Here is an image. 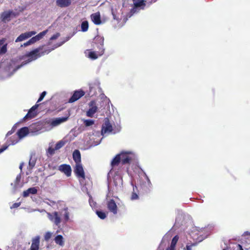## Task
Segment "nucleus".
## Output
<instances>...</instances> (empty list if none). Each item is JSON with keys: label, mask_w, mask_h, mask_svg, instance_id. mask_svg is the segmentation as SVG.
I'll return each instance as SVG.
<instances>
[{"label": "nucleus", "mask_w": 250, "mask_h": 250, "mask_svg": "<svg viewBox=\"0 0 250 250\" xmlns=\"http://www.w3.org/2000/svg\"><path fill=\"white\" fill-rule=\"evenodd\" d=\"M52 49L44 48L43 46H40L27 54L26 56L28 58V61L31 62L35 60L41 56L49 54Z\"/></svg>", "instance_id": "f257e3e1"}, {"label": "nucleus", "mask_w": 250, "mask_h": 250, "mask_svg": "<svg viewBox=\"0 0 250 250\" xmlns=\"http://www.w3.org/2000/svg\"><path fill=\"white\" fill-rule=\"evenodd\" d=\"M29 130L28 127H23L21 128L20 130H18L17 134L11 138L9 140L10 145H14L17 143L19 141L18 139L17 138V136H18V138L21 139L24 137H25L26 135L28 134Z\"/></svg>", "instance_id": "f03ea898"}, {"label": "nucleus", "mask_w": 250, "mask_h": 250, "mask_svg": "<svg viewBox=\"0 0 250 250\" xmlns=\"http://www.w3.org/2000/svg\"><path fill=\"white\" fill-rule=\"evenodd\" d=\"M65 142L62 140L59 141L55 145L54 148L49 146L46 150V154L49 156L53 155L55 153V150H59L64 146Z\"/></svg>", "instance_id": "7ed1b4c3"}, {"label": "nucleus", "mask_w": 250, "mask_h": 250, "mask_svg": "<svg viewBox=\"0 0 250 250\" xmlns=\"http://www.w3.org/2000/svg\"><path fill=\"white\" fill-rule=\"evenodd\" d=\"M74 172L78 178L85 179V175L82 163L76 164Z\"/></svg>", "instance_id": "20e7f679"}, {"label": "nucleus", "mask_w": 250, "mask_h": 250, "mask_svg": "<svg viewBox=\"0 0 250 250\" xmlns=\"http://www.w3.org/2000/svg\"><path fill=\"white\" fill-rule=\"evenodd\" d=\"M89 109L87 111L86 115L88 117H93L94 114L98 111V107L96 105V102L93 100L88 104Z\"/></svg>", "instance_id": "39448f33"}, {"label": "nucleus", "mask_w": 250, "mask_h": 250, "mask_svg": "<svg viewBox=\"0 0 250 250\" xmlns=\"http://www.w3.org/2000/svg\"><path fill=\"white\" fill-rule=\"evenodd\" d=\"M113 130V127L110 124L109 120L106 118L104 119V123L102 125L101 133L102 135L107 133H110Z\"/></svg>", "instance_id": "423d86ee"}, {"label": "nucleus", "mask_w": 250, "mask_h": 250, "mask_svg": "<svg viewBox=\"0 0 250 250\" xmlns=\"http://www.w3.org/2000/svg\"><path fill=\"white\" fill-rule=\"evenodd\" d=\"M85 94V92L82 89H80L78 90L74 91L73 95L70 97V98L68 100V103H74L79 99H80L81 97L83 96Z\"/></svg>", "instance_id": "0eeeda50"}, {"label": "nucleus", "mask_w": 250, "mask_h": 250, "mask_svg": "<svg viewBox=\"0 0 250 250\" xmlns=\"http://www.w3.org/2000/svg\"><path fill=\"white\" fill-rule=\"evenodd\" d=\"M95 43L99 44L98 47L99 48L98 51L99 55H102L104 53V49L103 48L104 38L100 36H97L94 39Z\"/></svg>", "instance_id": "6e6552de"}, {"label": "nucleus", "mask_w": 250, "mask_h": 250, "mask_svg": "<svg viewBox=\"0 0 250 250\" xmlns=\"http://www.w3.org/2000/svg\"><path fill=\"white\" fill-rule=\"evenodd\" d=\"M107 208L108 210L114 214H117L118 213V207L115 201L113 199H110L107 201Z\"/></svg>", "instance_id": "1a4fd4ad"}, {"label": "nucleus", "mask_w": 250, "mask_h": 250, "mask_svg": "<svg viewBox=\"0 0 250 250\" xmlns=\"http://www.w3.org/2000/svg\"><path fill=\"white\" fill-rule=\"evenodd\" d=\"M58 170L63 173L67 177H70L71 175L72 169L69 165H61L58 167Z\"/></svg>", "instance_id": "9d476101"}, {"label": "nucleus", "mask_w": 250, "mask_h": 250, "mask_svg": "<svg viewBox=\"0 0 250 250\" xmlns=\"http://www.w3.org/2000/svg\"><path fill=\"white\" fill-rule=\"evenodd\" d=\"M36 34V32L34 31L22 33L16 39L15 42H20L24 41Z\"/></svg>", "instance_id": "9b49d317"}, {"label": "nucleus", "mask_w": 250, "mask_h": 250, "mask_svg": "<svg viewBox=\"0 0 250 250\" xmlns=\"http://www.w3.org/2000/svg\"><path fill=\"white\" fill-rule=\"evenodd\" d=\"M48 216L49 219L54 222L56 225L58 226L60 224L61 221V218L57 211L52 213H48Z\"/></svg>", "instance_id": "f8f14e48"}, {"label": "nucleus", "mask_w": 250, "mask_h": 250, "mask_svg": "<svg viewBox=\"0 0 250 250\" xmlns=\"http://www.w3.org/2000/svg\"><path fill=\"white\" fill-rule=\"evenodd\" d=\"M16 14L12 11H5L1 13L0 18L1 21L4 22L8 21L10 20L11 16H16Z\"/></svg>", "instance_id": "ddd939ff"}, {"label": "nucleus", "mask_w": 250, "mask_h": 250, "mask_svg": "<svg viewBox=\"0 0 250 250\" xmlns=\"http://www.w3.org/2000/svg\"><path fill=\"white\" fill-rule=\"evenodd\" d=\"M130 152H122L120 154L121 155V162L123 165L128 164L130 163L131 158L128 156L130 154Z\"/></svg>", "instance_id": "4468645a"}, {"label": "nucleus", "mask_w": 250, "mask_h": 250, "mask_svg": "<svg viewBox=\"0 0 250 250\" xmlns=\"http://www.w3.org/2000/svg\"><path fill=\"white\" fill-rule=\"evenodd\" d=\"M92 21L96 25H99L102 23L101 15L99 12L92 14L90 16Z\"/></svg>", "instance_id": "2eb2a0df"}, {"label": "nucleus", "mask_w": 250, "mask_h": 250, "mask_svg": "<svg viewBox=\"0 0 250 250\" xmlns=\"http://www.w3.org/2000/svg\"><path fill=\"white\" fill-rule=\"evenodd\" d=\"M40 237L36 236L32 240V244L30 247V250H39L40 246Z\"/></svg>", "instance_id": "dca6fc26"}, {"label": "nucleus", "mask_w": 250, "mask_h": 250, "mask_svg": "<svg viewBox=\"0 0 250 250\" xmlns=\"http://www.w3.org/2000/svg\"><path fill=\"white\" fill-rule=\"evenodd\" d=\"M68 117L57 118L52 120L50 125L52 126H56L66 121Z\"/></svg>", "instance_id": "f3484780"}, {"label": "nucleus", "mask_w": 250, "mask_h": 250, "mask_svg": "<svg viewBox=\"0 0 250 250\" xmlns=\"http://www.w3.org/2000/svg\"><path fill=\"white\" fill-rule=\"evenodd\" d=\"M48 30H44L39 34H38L37 35L32 37L31 40L33 42V43L36 42L42 39L44 36L46 35V34L47 33Z\"/></svg>", "instance_id": "a211bd4d"}, {"label": "nucleus", "mask_w": 250, "mask_h": 250, "mask_svg": "<svg viewBox=\"0 0 250 250\" xmlns=\"http://www.w3.org/2000/svg\"><path fill=\"white\" fill-rule=\"evenodd\" d=\"M73 158L76 164L81 163V156L79 150H75L74 151Z\"/></svg>", "instance_id": "6ab92c4d"}, {"label": "nucleus", "mask_w": 250, "mask_h": 250, "mask_svg": "<svg viewBox=\"0 0 250 250\" xmlns=\"http://www.w3.org/2000/svg\"><path fill=\"white\" fill-rule=\"evenodd\" d=\"M70 0H57L56 4L58 6L61 7H66L69 6L71 4Z\"/></svg>", "instance_id": "aec40b11"}, {"label": "nucleus", "mask_w": 250, "mask_h": 250, "mask_svg": "<svg viewBox=\"0 0 250 250\" xmlns=\"http://www.w3.org/2000/svg\"><path fill=\"white\" fill-rule=\"evenodd\" d=\"M121 161V155L120 154L116 155L111 161V165L112 167H113L114 166H118Z\"/></svg>", "instance_id": "412c9836"}, {"label": "nucleus", "mask_w": 250, "mask_h": 250, "mask_svg": "<svg viewBox=\"0 0 250 250\" xmlns=\"http://www.w3.org/2000/svg\"><path fill=\"white\" fill-rule=\"evenodd\" d=\"M134 4V8L140 7L146 5L145 0H132Z\"/></svg>", "instance_id": "4be33fe9"}, {"label": "nucleus", "mask_w": 250, "mask_h": 250, "mask_svg": "<svg viewBox=\"0 0 250 250\" xmlns=\"http://www.w3.org/2000/svg\"><path fill=\"white\" fill-rule=\"evenodd\" d=\"M54 241L57 244L61 246H62L64 245L63 238L61 235L56 236L54 239Z\"/></svg>", "instance_id": "5701e85b"}, {"label": "nucleus", "mask_w": 250, "mask_h": 250, "mask_svg": "<svg viewBox=\"0 0 250 250\" xmlns=\"http://www.w3.org/2000/svg\"><path fill=\"white\" fill-rule=\"evenodd\" d=\"M36 114H37L36 113H35V111L31 110V109H29L28 113L24 117L23 119L26 120L33 118L36 116Z\"/></svg>", "instance_id": "b1692460"}, {"label": "nucleus", "mask_w": 250, "mask_h": 250, "mask_svg": "<svg viewBox=\"0 0 250 250\" xmlns=\"http://www.w3.org/2000/svg\"><path fill=\"white\" fill-rule=\"evenodd\" d=\"M81 28L82 32L87 31L89 28L88 22L87 21H83L81 23Z\"/></svg>", "instance_id": "393cba45"}, {"label": "nucleus", "mask_w": 250, "mask_h": 250, "mask_svg": "<svg viewBox=\"0 0 250 250\" xmlns=\"http://www.w3.org/2000/svg\"><path fill=\"white\" fill-rule=\"evenodd\" d=\"M179 236L175 235L172 239L170 246L172 247L175 249L176 245L178 241Z\"/></svg>", "instance_id": "a878e982"}, {"label": "nucleus", "mask_w": 250, "mask_h": 250, "mask_svg": "<svg viewBox=\"0 0 250 250\" xmlns=\"http://www.w3.org/2000/svg\"><path fill=\"white\" fill-rule=\"evenodd\" d=\"M98 56H100L99 53L98 52V54H97L96 52L94 51H90L88 54V57L93 60L97 59Z\"/></svg>", "instance_id": "bb28decb"}, {"label": "nucleus", "mask_w": 250, "mask_h": 250, "mask_svg": "<svg viewBox=\"0 0 250 250\" xmlns=\"http://www.w3.org/2000/svg\"><path fill=\"white\" fill-rule=\"evenodd\" d=\"M96 214L101 219H104L106 217V213L102 211H96Z\"/></svg>", "instance_id": "cd10ccee"}, {"label": "nucleus", "mask_w": 250, "mask_h": 250, "mask_svg": "<svg viewBox=\"0 0 250 250\" xmlns=\"http://www.w3.org/2000/svg\"><path fill=\"white\" fill-rule=\"evenodd\" d=\"M243 237H244V238L245 239V241L246 243H248V244H250V233L247 231V232H245L243 235Z\"/></svg>", "instance_id": "c85d7f7f"}, {"label": "nucleus", "mask_w": 250, "mask_h": 250, "mask_svg": "<svg viewBox=\"0 0 250 250\" xmlns=\"http://www.w3.org/2000/svg\"><path fill=\"white\" fill-rule=\"evenodd\" d=\"M7 43L3 44V45L0 49V55L6 53V52H7Z\"/></svg>", "instance_id": "c756f323"}, {"label": "nucleus", "mask_w": 250, "mask_h": 250, "mask_svg": "<svg viewBox=\"0 0 250 250\" xmlns=\"http://www.w3.org/2000/svg\"><path fill=\"white\" fill-rule=\"evenodd\" d=\"M83 123L86 126H91L94 124V121L92 120H85Z\"/></svg>", "instance_id": "7c9ffc66"}, {"label": "nucleus", "mask_w": 250, "mask_h": 250, "mask_svg": "<svg viewBox=\"0 0 250 250\" xmlns=\"http://www.w3.org/2000/svg\"><path fill=\"white\" fill-rule=\"evenodd\" d=\"M36 160L33 159L32 157L30 158L29 161V167L31 169L33 168L35 166Z\"/></svg>", "instance_id": "2f4dec72"}, {"label": "nucleus", "mask_w": 250, "mask_h": 250, "mask_svg": "<svg viewBox=\"0 0 250 250\" xmlns=\"http://www.w3.org/2000/svg\"><path fill=\"white\" fill-rule=\"evenodd\" d=\"M52 235V233L51 232L48 231L46 232L44 235V239L45 241H48L51 238Z\"/></svg>", "instance_id": "473e14b6"}, {"label": "nucleus", "mask_w": 250, "mask_h": 250, "mask_svg": "<svg viewBox=\"0 0 250 250\" xmlns=\"http://www.w3.org/2000/svg\"><path fill=\"white\" fill-rule=\"evenodd\" d=\"M27 190L30 194H35L37 193V189L35 188H30Z\"/></svg>", "instance_id": "72a5a7b5"}, {"label": "nucleus", "mask_w": 250, "mask_h": 250, "mask_svg": "<svg viewBox=\"0 0 250 250\" xmlns=\"http://www.w3.org/2000/svg\"><path fill=\"white\" fill-rule=\"evenodd\" d=\"M46 91L42 92L41 93V94L40 95V96L37 102L38 103V102L42 101L43 99V98L45 97V96L46 95Z\"/></svg>", "instance_id": "f704fd0d"}, {"label": "nucleus", "mask_w": 250, "mask_h": 250, "mask_svg": "<svg viewBox=\"0 0 250 250\" xmlns=\"http://www.w3.org/2000/svg\"><path fill=\"white\" fill-rule=\"evenodd\" d=\"M139 198V196L138 195H137V194L134 192H133L131 194V200H136V199H138Z\"/></svg>", "instance_id": "c9c22d12"}, {"label": "nucleus", "mask_w": 250, "mask_h": 250, "mask_svg": "<svg viewBox=\"0 0 250 250\" xmlns=\"http://www.w3.org/2000/svg\"><path fill=\"white\" fill-rule=\"evenodd\" d=\"M21 205V203L19 202V203H14L12 206H11L10 208L11 209L12 208H18Z\"/></svg>", "instance_id": "e433bc0d"}, {"label": "nucleus", "mask_w": 250, "mask_h": 250, "mask_svg": "<svg viewBox=\"0 0 250 250\" xmlns=\"http://www.w3.org/2000/svg\"><path fill=\"white\" fill-rule=\"evenodd\" d=\"M60 36V33H57L56 34L53 35L51 38L50 40H54L57 39Z\"/></svg>", "instance_id": "4c0bfd02"}, {"label": "nucleus", "mask_w": 250, "mask_h": 250, "mask_svg": "<svg viewBox=\"0 0 250 250\" xmlns=\"http://www.w3.org/2000/svg\"><path fill=\"white\" fill-rule=\"evenodd\" d=\"M29 194H30V193H29V192L28 191V190L27 189L26 190H24L23 192L22 196L24 197H26L28 196L29 195Z\"/></svg>", "instance_id": "58836bf2"}, {"label": "nucleus", "mask_w": 250, "mask_h": 250, "mask_svg": "<svg viewBox=\"0 0 250 250\" xmlns=\"http://www.w3.org/2000/svg\"><path fill=\"white\" fill-rule=\"evenodd\" d=\"M31 44H33V42L31 40V39L28 41H27V42H25L24 44H23V46H27L28 45H29Z\"/></svg>", "instance_id": "ea45409f"}, {"label": "nucleus", "mask_w": 250, "mask_h": 250, "mask_svg": "<svg viewBox=\"0 0 250 250\" xmlns=\"http://www.w3.org/2000/svg\"><path fill=\"white\" fill-rule=\"evenodd\" d=\"M39 104H36L35 105L33 106L30 109L35 111V110L39 107Z\"/></svg>", "instance_id": "a19ab883"}, {"label": "nucleus", "mask_w": 250, "mask_h": 250, "mask_svg": "<svg viewBox=\"0 0 250 250\" xmlns=\"http://www.w3.org/2000/svg\"><path fill=\"white\" fill-rule=\"evenodd\" d=\"M5 41H6L5 38H2V39L0 40V46L3 45L4 44V43L5 42Z\"/></svg>", "instance_id": "79ce46f5"}, {"label": "nucleus", "mask_w": 250, "mask_h": 250, "mask_svg": "<svg viewBox=\"0 0 250 250\" xmlns=\"http://www.w3.org/2000/svg\"><path fill=\"white\" fill-rule=\"evenodd\" d=\"M194 245L193 244V245H187L186 246V250H191V248H192V246Z\"/></svg>", "instance_id": "37998d69"}, {"label": "nucleus", "mask_w": 250, "mask_h": 250, "mask_svg": "<svg viewBox=\"0 0 250 250\" xmlns=\"http://www.w3.org/2000/svg\"><path fill=\"white\" fill-rule=\"evenodd\" d=\"M21 179V176L20 175H18L16 177V182H19Z\"/></svg>", "instance_id": "c03bdc74"}, {"label": "nucleus", "mask_w": 250, "mask_h": 250, "mask_svg": "<svg viewBox=\"0 0 250 250\" xmlns=\"http://www.w3.org/2000/svg\"><path fill=\"white\" fill-rule=\"evenodd\" d=\"M7 148V146H3L2 148H0V153L4 151Z\"/></svg>", "instance_id": "a18cd8bd"}, {"label": "nucleus", "mask_w": 250, "mask_h": 250, "mask_svg": "<svg viewBox=\"0 0 250 250\" xmlns=\"http://www.w3.org/2000/svg\"><path fill=\"white\" fill-rule=\"evenodd\" d=\"M17 128V125H15L12 128L11 131H13V133L16 131V129Z\"/></svg>", "instance_id": "49530a36"}, {"label": "nucleus", "mask_w": 250, "mask_h": 250, "mask_svg": "<svg viewBox=\"0 0 250 250\" xmlns=\"http://www.w3.org/2000/svg\"><path fill=\"white\" fill-rule=\"evenodd\" d=\"M166 250H175V249L172 247L169 246L168 248H167Z\"/></svg>", "instance_id": "de8ad7c7"}, {"label": "nucleus", "mask_w": 250, "mask_h": 250, "mask_svg": "<svg viewBox=\"0 0 250 250\" xmlns=\"http://www.w3.org/2000/svg\"><path fill=\"white\" fill-rule=\"evenodd\" d=\"M237 247H238L237 250H243V248H242L241 245L238 244L237 245Z\"/></svg>", "instance_id": "09e8293b"}, {"label": "nucleus", "mask_w": 250, "mask_h": 250, "mask_svg": "<svg viewBox=\"0 0 250 250\" xmlns=\"http://www.w3.org/2000/svg\"><path fill=\"white\" fill-rule=\"evenodd\" d=\"M12 133H13V131L10 130L7 132L6 136H9V135H11Z\"/></svg>", "instance_id": "8fccbe9b"}, {"label": "nucleus", "mask_w": 250, "mask_h": 250, "mask_svg": "<svg viewBox=\"0 0 250 250\" xmlns=\"http://www.w3.org/2000/svg\"><path fill=\"white\" fill-rule=\"evenodd\" d=\"M23 165V163L21 164V165L20 166V168L21 169V170H22V168Z\"/></svg>", "instance_id": "3c124183"}, {"label": "nucleus", "mask_w": 250, "mask_h": 250, "mask_svg": "<svg viewBox=\"0 0 250 250\" xmlns=\"http://www.w3.org/2000/svg\"><path fill=\"white\" fill-rule=\"evenodd\" d=\"M146 179H147V181L148 182V183L150 184H151V183H150V180L149 179L148 177L147 176H146Z\"/></svg>", "instance_id": "603ef678"}, {"label": "nucleus", "mask_w": 250, "mask_h": 250, "mask_svg": "<svg viewBox=\"0 0 250 250\" xmlns=\"http://www.w3.org/2000/svg\"><path fill=\"white\" fill-rule=\"evenodd\" d=\"M65 218H66V219H68V214L67 213L65 214Z\"/></svg>", "instance_id": "864d4df0"}, {"label": "nucleus", "mask_w": 250, "mask_h": 250, "mask_svg": "<svg viewBox=\"0 0 250 250\" xmlns=\"http://www.w3.org/2000/svg\"><path fill=\"white\" fill-rule=\"evenodd\" d=\"M223 250H226L225 249H223Z\"/></svg>", "instance_id": "5fc2aeb1"}]
</instances>
